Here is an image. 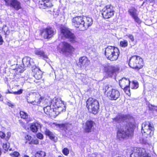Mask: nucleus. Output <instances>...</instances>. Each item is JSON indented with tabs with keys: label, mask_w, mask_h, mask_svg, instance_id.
<instances>
[{
	"label": "nucleus",
	"mask_w": 157,
	"mask_h": 157,
	"mask_svg": "<svg viewBox=\"0 0 157 157\" xmlns=\"http://www.w3.org/2000/svg\"><path fill=\"white\" fill-rule=\"evenodd\" d=\"M127 120L132 121L127 124H125L121 128H118L117 132L116 137L119 140H127L132 137L133 136L134 129L136 127L135 118L130 114H126Z\"/></svg>",
	"instance_id": "obj_1"
},
{
	"label": "nucleus",
	"mask_w": 157,
	"mask_h": 157,
	"mask_svg": "<svg viewBox=\"0 0 157 157\" xmlns=\"http://www.w3.org/2000/svg\"><path fill=\"white\" fill-rule=\"evenodd\" d=\"M53 106L54 107L53 109L51 105L47 106L44 108L45 113L50 117L55 118L60 113L65 111V105L61 100L56 99Z\"/></svg>",
	"instance_id": "obj_2"
},
{
	"label": "nucleus",
	"mask_w": 157,
	"mask_h": 157,
	"mask_svg": "<svg viewBox=\"0 0 157 157\" xmlns=\"http://www.w3.org/2000/svg\"><path fill=\"white\" fill-rule=\"evenodd\" d=\"M104 55L108 60L114 61L118 59L120 52L117 47L115 46H108L105 48Z\"/></svg>",
	"instance_id": "obj_3"
},
{
	"label": "nucleus",
	"mask_w": 157,
	"mask_h": 157,
	"mask_svg": "<svg viewBox=\"0 0 157 157\" xmlns=\"http://www.w3.org/2000/svg\"><path fill=\"white\" fill-rule=\"evenodd\" d=\"M128 64L130 67L137 71L142 69L144 65L143 59L137 55H133L129 58Z\"/></svg>",
	"instance_id": "obj_4"
},
{
	"label": "nucleus",
	"mask_w": 157,
	"mask_h": 157,
	"mask_svg": "<svg viewBox=\"0 0 157 157\" xmlns=\"http://www.w3.org/2000/svg\"><path fill=\"white\" fill-rule=\"evenodd\" d=\"M86 103V106L89 113L94 115L98 113L100 107L98 101L92 97H90L87 100Z\"/></svg>",
	"instance_id": "obj_5"
},
{
	"label": "nucleus",
	"mask_w": 157,
	"mask_h": 157,
	"mask_svg": "<svg viewBox=\"0 0 157 157\" xmlns=\"http://www.w3.org/2000/svg\"><path fill=\"white\" fill-rule=\"evenodd\" d=\"M109 88L108 85L105 86L103 88V90L106 97L109 101H116L120 97V93L119 91L116 89L112 88L108 90Z\"/></svg>",
	"instance_id": "obj_6"
},
{
	"label": "nucleus",
	"mask_w": 157,
	"mask_h": 157,
	"mask_svg": "<svg viewBox=\"0 0 157 157\" xmlns=\"http://www.w3.org/2000/svg\"><path fill=\"white\" fill-rule=\"evenodd\" d=\"M154 130V127L152 122L146 121L142 123L141 132L145 137L147 138L152 136Z\"/></svg>",
	"instance_id": "obj_7"
},
{
	"label": "nucleus",
	"mask_w": 157,
	"mask_h": 157,
	"mask_svg": "<svg viewBox=\"0 0 157 157\" xmlns=\"http://www.w3.org/2000/svg\"><path fill=\"white\" fill-rule=\"evenodd\" d=\"M115 12L113 7L111 4L106 5L101 10L102 17L105 20L110 19L114 16Z\"/></svg>",
	"instance_id": "obj_8"
},
{
	"label": "nucleus",
	"mask_w": 157,
	"mask_h": 157,
	"mask_svg": "<svg viewBox=\"0 0 157 157\" xmlns=\"http://www.w3.org/2000/svg\"><path fill=\"white\" fill-rule=\"evenodd\" d=\"M60 33L65 38L69 40L71 43L77 42L76 40V37L75 34L72 33L69 28L65 26H62L60 28Z\"/></svg>",
	"instance_id": "obj_9"
},
{
	"label": "nucleus",
	"mask_w": 157,
	"mask_h": 157,
	"mask_svg": "<svg viewBox=\"0 0 157 157\" xmlns=\"http://www.w3.org/2000/svg\"><path fill=\"white\" fill-rule=\"evenodd\" d=\"M61 48H59V52L64 54H72L75 51V48L69 43L63 41L59 45Z\"/></svg>",
	"instance_id": "obj_10"
},
{
	"label": "nucleus",
	"mask_w": 157,
	"mask_h": 157,
	"mask_svg": "<svg viewBox=\"0 0 157 157\" xmlns=\"http://www.w3.org/2000/svg\"><path fill=\"white\" fill-rule=\"evenodd\" d=\"M130 82L129 78H123L119 81L120 86L126 94L129 96L131 95L130 90Z\"/></svg>",
	"instance_id": "obj_11"
},
{
	"label": "nucleus",
	"mask_w": 157,
	"mask_h": 157,
	"mask_svg": "<svg viewBox=\"0 0 157 157\" xmlns=\"http://www.w3.org/2000/svg\"><path fill=\"white\" fill-rule=\"evenodd\" d=\"M40 35L44 39H49L54 35V29L48 26L40 31Z\"/></svg>",
	"instance_id": "obj_12"
},
{
	"label": "nucleus",
	"mask_w": 157,
	"mask_h": 157,
	"mask_svg": "<svg viewBox=\"0 0 157 157\" xmlns=\"http://www.w3.org/2000/svg\"><path fill=\"white\" fill-rule=\"evenodd\" d=\"M83 17L82 16H77L73 17L71 20L72 25L76 29L82 31Z\"/></svg>",
	"instance_id": "obj_13"
},
{
	"label": "nucleus",
	"mask_w": 157,
	"mask_h": 157,
	"mask_svg": "<svg viewBox=\"0 0 157 157\" xmlns=\"http://www.w3.org/2000/svg\"><path fill=\"white\" fill-rule=\"evenodd\" d=\"M5 5L17 11L21 9V2L17 0H3Z\"/></svg>",
	"instance_id": "obj_14"
},
{
	"label": "nucleus",
	"mask_w": 157,
	"mask_h": 157,
	"mask_svg": "<svg viewBox=\"0 0 157 157\" xmlns=\"http://www.w3.org/2000/svg\"><path fill=\"white\" fill-rule=\"evenodd\" d=\"M120 70L119 67L117 66H113L109 65H105L103 68V71L108 75L113 74L118 72Z\"/></svg>",
	"instance_id": "obj_15"
},
{
	"label": "nucleus",
	"mask_w": 157,
	"mask_h": 157,
	"mask_svg": "<svg viewBox=\"0 0 157 157\" xmlns=\"http://www.w3.org/2000/svg\"><path fill=\"white\" fill-rule=\"evenodd\" d=\"M137 10L134 7H132L129 9L128 12L129 15L133 19L134 21L137 23L140 24L141 21L138 17V14L137 13Z\"/></svg>",
	"instance_id": "obj_16"
},
{
	"label": "nucleus",
	"mask_w": 157,
	"mask_h": 157,
	"mask_svg": "<svg viewBox=\"0 0 157 157\" xmlns=\"http://www.w3.org/2000/svg\"><path fill=\"white\" fill-rule=\"evenodd\" d=\"M85 126L84 132L86 133H89L94 131L95 128L94 127L96 124L95 123L91 120H88L85 123Z\"/></svg>",
	"instance_id": "obj_17"
},
{
	"label": "nucleus",
	"mask_w": 157,
	"mask_h": 157,
	"mask_svg": "<svg viewBox=\"0 0 157 157\" xmlns=\"http://www.w3.org/2000/svg\"><path fill=\"white\" fill-rule=\"evenodd\" d=\"M52 0H41L38 2V6L40 9H48L53 6L52 2Z\"/></svg>",
	"instance_id": "obj_18"
},
{
	"label": "nucleus",
	"mask_w": 157,
	"mask_h": 157,
	"mask_svg": "<svg viewBox=\"0 0 157 157\" xmlns=\"http://www.w3.org/2000/svg\"><path fill=\"white\" fill-rule=\"evenodd\" d=\"M90 60L86 56L80 57L78 60V65L81 68H86L90 63Z\"/></svg>",
	"instance_id": "obj_19"
},
{
	"label": "nucleus",
	"mask_w": 157,
	"mask_h": 157,
	"mask_svg": "<svg viewBox=\"0 0 157 157\" xmlns=\"http://www.w3.org/2000/svg\"><path fill=\"white\" fill-rule=\"evenodd\" d=\"M93 24V20L91 18L86 17H83V21L82 22V31L86 30L89 27Z\"/></svg>",
	"instance_id": "obj_20"
},
{
	"label": "nucleus",
	"mask_w": 157,
	"mask_h": 157,
	"mask_svg": "<svg viewBox=\"0 0 157 157\" xmlns=\"http://www.w3.org/2000/svg\"><path fill=\"white\" fill-rule=\"evenodd\" d=\"M19 114L20 117L21 119L25 120L27 123H28L32 121V118L26 112L23 111H20Z\"/></svg>",
	"instance_id": "obj_21"
},
{
	"label": "nucleus",
	"mask_w": 157,
	"mask_h": 157,
	"mask_svg": "<svg viewBox=\"0 0 157 157\" xmlns=\"http://www.w3.org/2000/svg\"><path fill=\"white\" fill-rule=\"evenodd\" d=\"M44 134L47 136L48 137L49 139L54 142H57V138L52 132L50 131L49 129H46L44 131Z\"/></svg>",
	"instance_id": "obj_22"
},
{
	"label": "nucleus",
	"mask_w": 157,
	"mask_h": 157,
	"mask_svg": "<svg viewBox=\"0 0 157 157\" xmlns=\"http://www.w3.org/2000/svg\"><path fill=\"white\" fill-rule=\"evenodd\" d=\"M53 124L57 128H58L61 130L65 131L67 130L69 127V123L68 122L62 124L53 123Z\"/></svg>",
	"instance_id": "obj_23"
},
{
	"label": "nucleus",
	"mask_w": 157,
	"mask_h": 157,
	"mask_svg": "<svg viewBox=\"0 0 157 157\" xmlns=\"http://www.w3.org/2000/svg\"><path fill=\"white\" fill-rule=\"evenodd\" d=\"M35 54L44 59H48V58L47 55L45 54V53L43 51L40 50H36Z\"/></svg>",
	"instance_id": "obj_24"
},
{
	"label": "nucleus",
	"mask_w": 157,
	"mask_h": 157,
	"mask_svg": "<svg viewBox=\"0 0 157 157\" xmlns=\"http://www.w3.org/2000/svg\"><path fill=\"white\" fill-rule=\"evenodd\" d=\"M31 58L28 56H25L23 59L22 62L25 67H30L31 66Z\"/></svg>",
	"instance_id": "obj_25"
},
{
	"label": "nucleus",
	"mask_w": 157,
	"mask_h": 157,
	"mask_svg": "<svg viewBox=\"0 0 157 157\" xmlns=\"http://www.w3.org/2000/svg\"><path fill=\"white\" fill-rule=\"evenodd\" d=\"M4 132L2 131H0V137L2 139H5L6 141H8L11 136V133L10 132H7L6 136Z\"/></svg>",
	"instance_id": "obj_26"
},
{
	"label": "nucleus",
	"mask_w": 157,
	"mask_h": 157,
	"mask_svg": "<svg viewBox=\"0 0 157 157\" xmlns=\"http://www.w3.org/2000/svg\"><path fill=\"white\" fill-rule=\"evenodd\" d=\"M34 76L37 80L41 79L42 78V74L40 71L37 70L35 71V73L34 74Z\"/></svg>",
	"instance_id": "obj_27"
},
{
	"label": "nucleus",
	"mask_w": 157,
	"mask_h": 157,
	"mask_svg": "<svg viewBox=\"0 0 157 157\" xmlns=\"http://www.w3.org/2000/svg\"><path fill=\"white\" fill-rule=\"evenodd\" d=\"M46 155L45 152L42 151H38L35 154V157H45Z\"/></svg>",
	"instance_id": "obj_28"
},
{
	"label": "nucleus",
	"mask_w": 157,
	"mask_h": 157,
	"mask_svg": "<svg viewBox=\"0 0 157 157\" xmlns=\"http://www.w3.org/2000/svg\"><path fill=\"white\" fill-rule=\"evenodd\" d=\"M37 98L35 99L34 101L31 102V103L33 105H38L40 103L42 100L43 99V98L38 95Z\"/></svg>",
	"instance_id": "obj_29"
},
{
	"label": "nucleus",
	"mask_w": 157,
	"mask_h": 157,
	"mask_svg": "<svg viewBox=\"0 0 157 157\" xmlns=\"http://www.w3.org/2000/svg\"><path fill=\"white\" fill-rule=\"evenodd\" d=\"M128 42L127 40H123L120 41L119 43V46L121 48H125L128 47Z\"/></svg>",
	"instance_id": "obj_30"
},
{
	"label": "nucleus",
	"mask_w": 157,
	"mask_h": 157,
	"mask_svg": "<svg viewBox=\"0 0 157 157\" xmlns=\"http://www.w3.org/2000/svg\"><path fill=\"white\" fill-rule=\"evenodd\" d=\"M30 128L33 132H36L38 131V127L35 123H33L31 124Z\"/></svg>",
	"instance_id": "obj_31"
},
{
	"label": "nucleus",
	"mask_w": 157,
	"mask_h": 157,
	"mask_svg": "<svg viewBox=\"0 0 157 157\" xmlns=\"http://www.w3.org/2000/svg\"><path fill=\"white\" fill-rule=\"evenodd\" d=\"M131 88L132 89H136L139 87V83L137 81H132L130 85Z\"/></svg>",
	"instance_id": "obj_32"
},
{
	"label": "nucleus",
	"mask_w": 157,
	"mask_h": 157,
	"mask_svg": "<svg viewBox=\"0 0 157 157\" xmlns=\"http://www.w3.org/2000/svg\"><path fill=\"white\" fill-rule=\"evenodd\" d=\"M10 155L12 157H20V155L19 152L15 151L10 153Z\"/></svg>",
	"instance_id": "obj_33"
},
{
	"label": "nucleus",
	"mask_w": 157,
	"mask_h": 157,
	"mask_svg": "<svg viewBox=\"0 0 157 157\" xmlns=\"http://www.w3.org/2000/svg\"><path fill=\"white\" fill-rule=\"evenodd\" d=\"M29 144H35V145H37L39 144V141L37 139L32 140L30 141L29 143Z\"/></svg>",
	"instance_id": "obj_34"
},
{
	"label": "nucleus",
	"mask_w": 157,
	"mask_h": 157,
	"mask_svg": "<svg viewBox=\"0 0 157 157\" xmlns=\"http://www.w3.org/2000/svg\"><path fill=\"white\" fill-rule=\"evenodd\" d=\"M62 152L65 155H67L69 153V151L68 148L65 147L63 149Z\"/></svg>",
	"instance_id": "obj_35"
},
{
	"label": "nucleus",
	"mask_w": 157,
	"mask_h": 157,
	"mask_svg": "<svg viewBox=\"0 0 157 157\" xmlns=\"http://www.w3.org/2000/svg\"><path fill=\"white\" fill-rule=\"evenodd\" d=\"M112 120L113 123L118 122L119 121H121L120 115H117L115 117L113 118Z\"/></svg>",
	"instance_id": "obj_36"
},
{
	"label": "nucleus",
	"mask_w": 157,
	"mask_h": 157,
	"mask_svg": "<svg viewBox=\"0 0 157 157\" xmlns=\"http://www.w3.org/2000/svg\"><path fill=\"white\" fill-rule=\"evenodd\" d=\"M155 108H157V106L153 105L151 104L149 105L148 108L150 110L153 111L155 109Z\"/></svg>",
	"instance_id": "obj_37"
},
{
	"label": "nucleus",
	"mask_w": 157,
	"mask_h": 157,
	"mask_svg": "<svg viewBox=\"0 0 157 157\" xmlns=\"http://www.w3.org/2000/svg\"><path fill=\"white\" fill-rule=\"evenodd\" d=\"M119 115L121 119V121H123L126 120H127L126 114H122Z\"/></svg>",
	"instance_id": "obj_38"
},
{
	"label": "nucleus",
	"mask_w": 157,
	"mask_h": 157,
	"mask_svg": "<svg viewBox=\"0 0 157 157\" xmlns=\"http://www.w3.org/2000/svg\"><path fill=\"white\" fill-rule=\"evenodd\" d=\"M89 157H100L98 153L96 152L92 153L90 155Z\"/></svg>",
	"instance_id": "obj_39"
},
{
	"label": "nucleus",
	"mask_w": 157,
	"mask_h": 157,
	"mask_svg": "<svg viewBox=\"0 0 157 157\" xmlns=\"http://www.w3.org/2000/svg\"><path fill=\"white\" fill-rule=\"evenodd\" d=\"M23 90L21 89H20L17 91L13 92V94L15 95H19L21 94L23 92Z\"/></svg>",
	"instance_id": "obj_40"
},
{
	"label": "nucleus",
	"mask_w": 157,
	"mask_h": 157,
	"mask_svg": "<svg viewBox=\"0 0 157 157\" xmlns=\"http://www.w3.org/2000/svg\"><path fill=\"white\" fill-rule=\"evenodd\" d=\"M3 149L6 151H7L9 149V147L7 146L6 143H4L2 146Z\"/></svg>",
	"instance_id": "obj_41"
},
{
	"label": "nucleus",
	"mask_w": 157,
	"mask_h": 157,
	"mask_svg": "<svg viewBox=\"0 0 157 157\" xmlns=\"http://www.w3.org/2000/svg\"><path fill=\"white\" fill-rule=\"evenodd\" d=\"M155 1L154 0H145L143 2L141 6H143V5L145 3L146 4H147L148 3H151L154 2Z\"/></svg>",
	"instance_id": "obj_42"
},
{
	"label": "nucleus",
	"mask_w": 157,
	"mask_h": 157,
	"mask_svg": "<svg viewBox=\"0 0 157 157\" xmlns=\"http://www.w3.org/2000/svg\"><path fill=\"white\" fill-rule=\"evenodd\" d=\"M36 136L37 138L40 140L42 139L44 137L42 134L40 132L37 133L36 135Z\"/></svg>",
	"instance_id": "obj_43"
},
{
	"label": "nucleus",
	"mask_w": 157,
	"mask_h": 157,
	"mask_svg": "<svg viewBox=\"0 0 157 157\" xmlns=\"http://www.w3.org/2000/svg\"><path fill=\"white\" fill-rule=\"evenodd\" d=\"M128 37L129 39L131 40L132 42H133L134 40V38L133 36L131 34H129L128 35H126Z\"/></svg>",
	"instance_id": "obj_44"
},
{
	"label": "nucleus",
	"mask_w": 157,
	"mask_h": 157,
	"mask_svg": "<svg viewBox=\"0 0 157 157\" xmlns=\"http://www.w3.org/2000/svg\"><path fill=\"white\" fill-rule=\"evenodd\" d=\"M19 122L20 124L22 126V127H23L24 128L25 127L26 125L25 122H23L22 120H19Z\"/></svg>",
	"instance_id": "obj_45"
},
{
	"label": "nucleus",
	"mask_w": 157,
	"mask_h": 157,
	"mask_svg": "<svg viewBox=\"0 0 157 157\" xmlns=\"http://www.w3.org/2000/svg\"><path fill=\"white\" fill-rule=\"evenodd\" d=\"M25 138L27 140L30 141L32 140V137L30 136L27 135L25 136Z\"/></svg>",
	"instance_id": "obj_46"
},
{
	"label": "nucleus",
	"mask_w": 157,
	"mask_h": 157,
	"mask_svg": "<svg viewBox=\"0 0 157 157\" xmlns=\"http://www.w3.org/2000/svg\"><path fill=\"white\" fill-rule=\"evenodd\" d=\"M3 42L4 41L2 39V37L1 35H0V45L2 44Z\"/></svg>",
	"instance_id": "obj_47"
},
{
	"label": "nucleus",
	"mask_w": 157,
	"mask_h": 157,
	"mask_svg": "<svg viewBox=\"0 0 157 157\" xmlns=\"http://www.w3.org/2000/svg\"><path fill=\"white\" fill-rule=\"evenodd\" d=\"M140 157H151L150 156H149L148 154H141Z\"/></svg>",
	"instance_id": "obj_48"
},
{
	"label": "nucleus",
	"mask_w": 157,
	"mask_h": 157,
	"mask_svg": "<svg viewBox=\"0 0 157 157\" xmlns=\"http://www.w3.org/2000/svg\"><path fill=\"white\" fill-rule=\"evenodd\" d=\"M7 105L9 106L11 108L13 107L14 106L13 104H12L11 103L9 102L7 103Z\"/></svg>",
	"instance_id": "obj_49"
},
{
	"label": "nucleus",
	"mask_w": 157,
	"mask_h": 157,
	"mask_svg": "<svg viewBox=\"0 0 157 157\" xmlns=\"http://www.w3.org/2000/svg\"><path fill=\"white\" fill-rule=\"evenodd\" d=\"M4 33H5V35H6V36H7V35H9V34L10 33V30L8 29V30H7L6 32H5L4 31Z\"/></svg>",
	"instance_id": "obj_50"
},
{
	"label": "nucleus",
	"mask_w": 157,
	"mask_h": 157,
	"mask_svg": "<svg viewBox=\"0 0 157 157\" xmlns=\"http://www.w3.org/2000/svg\"><path fill=\"white\" fill-rule=\"evenodd\" d=\"M23 2H28L29 0H22Z\"/></svg>",
	"instance_id": "obj_51"
},
{
	"label": "nucleus",
	"mask_w": 157,
	"mask_h": 157,
	"mask_svg": "<svg viewBox=\"0 0 157 157\" xmlns=\"http://www.w3.org/2000/svg\"><path fill=\"white\" fill-rule=\"evenodd\" d=\"M23 157H29V156H28L27 155H25L23 156Z\"/></svg>",
	"instance_id": "obj_52"
},
{
	"label": "nucleus",
	"mask_w": 157,
	"mask_h": 157,
	"mask_svg": "<svg viewBox=\"0 0 157 157\" xmlns=\"http://www.w3.org/2000/svg\"><path fill=\"white\" fill-rule=\"evenodd\" d=\"M8 93H10V94H13V92H11L9 91Z\"/></svg>",
	"instance_id": "obj_53"
},
{
	"label": "nucleus",
	"mask_w": 157,
	"mask_h": 157,
	"mask_svg": "<svg viewBox=\"0 0 157 157\" xmlns=\"http://www.w3.org/2000/svg\"><path fill=\"white\" fill-rule=\"evenodd\" d=\"M58 157H63V156L60 155L58 156Z\"/></svg>",
	"instance_id": "obj_54"
},
{
	"label": "nucleus",
	"mask_w": 157,
	"mask_h": 157,
	"mask_svg": "<svg viewBox=\"0 0 157 157\" xmlns=\"http://www.w3.org/2000/svg\"><path fill=\"white\" fill-rule=\"evenodd\" d=\"M1 97H2V95L1 94H0V98H1Z\"/></svg>",
	"instance_id": "obj_55"
}]
</instances>
